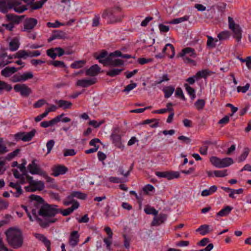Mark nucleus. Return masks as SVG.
<instances>
[{
  "mask_svg": "<svg viewBox=\"0 0 251 251\" xmlns=\"http://www.w3.org/2000/svg\"><path fill=\"white\" fill-rule=\"evenodd\" d=\"M29 199L35 207L31 210L32 214L42 227H47L50 224L56 221V219L51 220L50 218L58 213V205L50 204L46 202L41 197L34 194L31 195Z\"/></svg>",
  "mask_w": 251,
  "mask_h": 251,
  "instance_id": "f257e3e1",
  "label": "nucleus"
},
{
  "mask_svg": "<svg viewBox=\"0 0 251 251\" xmlns=\"http://www.w3.org/2000/svg\"><path fill=\"white\" fill-rule=\"evenodd\" d=\"M5 234L6 241L10 246L14 249H18L22 246L24 238L20 229L10 227L6 230Z\"/></svg>",
  "mask_w": 251,
  "mask_h": 251,
  "instance_id": "f03ea898",
  "label": "nucleus"
},
{
  "mask_svg": "<svg viewBox=\"0 0 251 251\" xmlns=\"http://www.w3.org/2000/svg\"><path fill=\"white\" fill-rule=\"evenodd\" d=\"M101 17L107 20L108 24H112L121 22L124 18V14L121 7L116 6L105 9Z\"/></svg>",
  "mask_w": 251,
  "mask_h": 251,
  "instance_id": "7ed1b4c3",
  "label": "nucleus"
},
{
  "mask_svg": "<svg viewBox=\"0 0 251 251\" xmlns=\"http://www.w3.org/2000/svg\"><path fill=\"white\" fill-rule=\"evenodd\" d=\"M178 55L182 57L183 62L186 64L192 63L195 65V61L192 58H195L197 56L195 50L190 47L183 49L178 53Z\"/></svg>",
  "mask_w": 251,
  "mask_h": 251,
  "instance_id": "20e7f679",
  "label": "nucleus"
},
{
  "mask_svg": "<svg viewBox=\"0 0 251 251\" xmlns=\"http://www.w3.org/2000/svg\"><path fill=\"white\" fill-rule=\"evenodd\" d=\"M35 160H33L31 163L27 166V169L32 175H39L43 176L48 181H52L53 178L49 176L47 173L43 171L39 166L35 163Z\"/></svg>",
  "mask_w": 251,
  "mask_h": 251,
  "instance_id": "39448f33",
  "label": "nucleus"
},
{
  "mask_svg": "<svg viewBox=\"0 0 251 251\" xmlns=\"http://www.w3.org/2000/svg\"><path fill=\"white\" fill-rule=\"evenodd\" d=\"M25 175V174L22 175L20 177L18 178L19 179V181L17 182L16 183L11 182L9 184V187L14 188L16 190V192L14 193L12 191H10V192L12 193L14 196L16 198H19L23 193V191L20 185L25 183V179L24 176V175Z\"/></svg>",
  "mask_w": 251,
  "mask_h": 251,
  "instance_id": "423d86ee",
  "label": "nucleus"
},
{
  "mask_svg": "<svg viewBox=\"0 0 251 251\" xmlns=\"http://www.w3.org/2000/svg\"><path fill=\"white\" fill-rule=\"evenodd\" d=\"M36 132V130L35 129H33L29 132H18L14 135V138L17 141L22 140L24 142H28L34 136Z\"/></svg>",
  "mask_w": 251,
  "mask_h": 251,
  "instance_id": "0eeeda50",
  "label": "nucleus"
},
{
  "mask_svg": "<svg viewBox=\"0 0 251 251\" xmlns=\"http://www.w3.org/2000/svg\"><path fill=\"white\" fill-rule=\"evenodd\" d=\"M8 6L9 9H13L15 12L22 13L27 9L26 5L20 6L21 4L20 0H8Z\"/></svg>",
  "mask_w": 251,
  "mask_h": 251,
  "instance_id": "6e6552de",
  "label": "nucleus"
},
{
  "mask_svg": "<svg viewBox=\"0 0 251 251\" xmlns=\"http://www.w3.org/2000/svg\"><path fill=\"white\" fill-rule=\"evenodd\" d=\"M14 90L20 93L22 96L28 97L32 93V90L25 84H17L14 86Z\"/></svg>",
  "mask_w": 251,
  "mask_h": 251,
  "instance_id": "1a4fd4ad",
  "label": "nucleus"
},
{
  "mask_svg": "<svg viewBox=\"0 0 251 251\" xmlns=\"http://www.w3.org/2000/svg\"><path fill=\"white\" fill-rule=\"evenodd\" d=\"M38 21L34 18H27L24 22V28L22 29V31L30 33L31 30L36 26Z\"/></svg>",
  "mask_w": 251,
  "mask_h": 251,
  "instance_id": "9d476101",
  "label": "nucleus"
},
{
  "mask_svg": "<svg viewBox=\"0 0 251 251\" xmlns=\"http://www.w3.org/2000/svg\"><path fill=\"white\" fill-rule=\"evenodd\" d=\"M93 57L98 60L100 63L102 64L104 66H106L107 62L106 60L110 57V53L108 54L106 50H102L100 53L95 52L93 54Z\"/></svg>",
  "mask_w": 251,
  "mask_h": 251,
  "instance_id": "9b49d317",
  "label": "nucleus"
},
{
  "mask_svg": "<svg viewBox=\"0 0 251 251\" xmlns=\"http://www.w3.org/2000/svg\"><path fill=\"white\" fill-rule=\"evenodd\" d=\"M155 174L159 177L166 178L168 180L177 178L180 176L179 172L174 171L156 172Z\"/></svg>",
  "mask_w": 251,
  "mask_h": 251,
  "instance_id": "f8f14e48",
  "label": "nucleus"
},
{
  "mask_svg": "<svg viewBox=\"0 0 251 251\" xmlns=\"http://www.w3.org/2000/svg\"><path fill=\"white\" fill-rule=\"evenodd\" d=\"M52 174L51 175L54 176H58L59 175H62L66 174L68 169L64 165H54L51 169Z\"/></svg>",
  "mask_w": 251,
  "mask_h": 251,
  "instance_id": "ddd939ff",
  "label": "nucleus"
},
{
  "mask_svg": "<svg viewBox=\"0 0 251 251\" xmlns=\"http://www.w3.org/2000/svg\"><path fill=\"white\" fill-rule=\"evenodd\" d=\"M113 144L118 148L123 150L124 146L122 143L121 137L114 131L110 136Z\"/></svg>",
  "mask_w": 251,
  "mask_h": 251,
  "instance_id": "4468645a",
  "label": "nucleus"
},
{
  "mask_svg": "<svg viewBox=\"0 0 251 251\" xmlns=\"http://www.w3.org/2000/svg\"><path fill=\"white\" fill-rule=\"evenodd\" d=\"M96 78H93L91 79H81L78 80L76 83L77 86H80L82 87L86 88L96 83Z\"/></svg>",
  "mask_w": 251,
  "mask_h": 251,
  "instance_id": "2eb2a0df",
  "label": "nucleus"
},
{
  "mask_svg": "<svg viewBox=\"0 0 251 251\" xmlns=\"http://www.w3.org/2000/svg\"><path fill=\"white\" fill-rule=\"evenodd\" d=\"M24 66L16 68L14 67H6L1 71V75L6 77H9L11 75L17 72L18 70H21Z\"/></svg>",
  "mask_w": 251,
  "mask_h": 251,
  "instance_id": "dca6fc26",
  "label": "nucleus"
},
{
  "mask_svg": "<svg viewBox=\"0 0 251 251\" xmlns=\"http://www.w3.org/2000/svg\"><path fill=\"white\" fill-rule=\"evenodd\" d=\"M79 235L77 231H73L71 233L69 238V243L73 248L78 244L79 240Z\"/></svg>",
  "mask_w": 251,
  "mask_h": 251,
  "instance_id": "f3484780",
  "label": "nucleus"
},
{
  "mask_svg": "<svg viewBox=\"0 0 251 251\" xmlns=\"http://www.w3.org/2000/svg\"><path fill=\"white\" fill-rule=\"evenodd\" d=\"M65 37L66 33L62 30H54L50 37L48 39V42L50 43L56 39H64Z\"/></svg>",
  "mask_w": 251,
  "mask_h": 251,
  "instance_id": "a211bd4d",
  "label": "nucleus"
},
{
  "mask_svg": "<svg viewBox=\"0 0 251 251\" xmlns=\"http://www.w3.org/2000/svg\"><path fill=\"white\" fill-rule=\"evenodd\" d=\"M79 204L78 202H75L71 207L65 209L58 208V213H61L64 216H67L70 215L75 209L78 208Z\"/></svg>",
  "mask_w": 251,
  "mask_h": 251,
  "instance_id": "6ab92c4d",
  "label": "nucleus"
},
{
  "mask_svg": "<svg viewBox=\"0 0 251 251\" xmlns=\"http://www.w3.org/2000/svg\"><path fill=\"white\" fill-rule=\"evenodd\" d=\"M167 215L165 214H160L157 217H155L151 222L152 226H158L164 222L167 219Z\"/></svg>",
  "mask_w": 251,
  "mask_h": 251,
  "instance_id": "aec40b11",
  "label": "nucleus"
},
{
  "mask_svg": "<svg viewBox=\"0 0 251 251\" xmlns=\"http://www.w3.org/2000/svg\"><path fill=\"white\" fill-rule=\"evenodd\" d=\"M100 67L97 64L91 66L86 71V75L95 76L97 75L100 71Z\"/></svg>",
  "mask_w": 251,
  "mask_h": 251,
  "instance_id": "412c9836",
  "label": "nucleus"
},
{
  "mask_svg": "<svg viewBox=\"0 0 251 251\" xmlns=\"http://www.w3.org/2000/svg\"><path fill=\"white\" fill-rule=\"evenodd\" d=\"M163 53H165L171 58H172L175 53V48L171 44H167L162 50Z\"/></svg>",
  "mask_w": 251,
  "mask_h": 251,
  "instance_id": "4be33fe9",
  "label": "nucleus"
},
{
  "mask_svg": "<svg viewBox=\"0 0 251 251\" xmlns=\"http://www.w3.org/2000/svg\"><path fill=\"white\" fill-rule=\"evenodd\" d=\"M231 30H232L233 33V38L235 39L237 42H239L242 37V30L239 25H237L235 27H234Z\"/></svg>",
  "mask_w": 251,
  "mask_h": 251,
  "instance_id": "5701e85b",
  "label": "nucleus"
},
{
  "mask_svg": "<svg viewBox=\"0 0 251 251\" xmlns=\"http://www.w3.org/2000/svg\"><path fill=\"white\" fill-rule=\"evenodd\" d=\"M106 61L107 62L106 66L117 67L122 66L124 64V61L120 59L113 60L112 57H110L109 59H107Z\"/></svg>",
  "mask_w": 251,
  "mask_h": 251,
  "instance_id": "b1692460",
  "label": "nucleus"
},
{
  "mask_svg": "<svg viewBox=\"0 0 251 251\" xmlns=\"http://www.w3.org/2000/svg\"><path fill=\"white\" fill-rule=\"evenodd\" d=\"M213 230L210 228V226L208 225H202L196 229L197 232H200L201 235H205Z\"/></svg>",
  "mask_w": 251,
  "mask_h": 251,
  "instance_id": "393cba45",
  "label": "nucleus"
},
{
  "mask_svg": "<svg viewBox=\"0 0 251 251\" xmlns=\"http://www.w3.org/2000/svg\"><path fill=\"white\" fill-rule=\"evenodd\" d=\"M55 102L58 104L59 108H62L63 109L70 108L73 104L70 101L62 100H56Z\"/></svg>",
  "mask_w": 251,
  "mask_h": 251,
  "instance_id": "a878e982",
  "label": "nucleus"
},
{
  "mask_svg": "<svg viewBox=\"0 0 251 251\" xmlns=\"http://www.w3.org/2000/svg\"><path fill=\"white\" fill-rule=\"evenodd\" d=\"M25 15L18 16L12 14L6 15V17L9 21L13 22V23L18 24L20 23L22 18L25 17Z\"/></svg>",
  "mask_w": 251,
  "mask_h": 251,
  "instance_id": "bb28decb",
  "label": "nucleus"
},
{
  "mask_svg": "<svg viewBox=\"0 0 251 251\" xmlns=\"http://www.w3.org/2000/svg\"><path fill=\"white\" fill-rule=\"evenodd\" d=\"M232 209V207L230 206H226L222 209L217 213V215L220 217H224L227 216Z\"/></svg>",
  "mask_w": 251,
  "mask_h": 251,
  "instance_id": "cd10ccee",
  "label": "nucleus"
},
{
  "mask_svg": "<svg viewBox=\"0 0 251 251\" xmlns=\"http://www.w3.org/2000/svg\"><path fill=\"white\" fill-rule=\"evenodd\" d=\"M30 185L32 186H34V188L36 189V191H42L45 188L44 183L42 181H32V182H30Z\"/></svg>",
  "mask_w": 251,
  "mask_h": 251,
  "instance_id": "c85d7f7f",
  "label": "nucleus"
},
{
  "mask_svg": "<svg viewBox=\"0 0 251 251\" xmlns=\"http://www.w3.org/2000/svg\"><path fill=\"white\" fill-rule=\"evenodd\" d=\"M221 168L230 166L233 163V159L230 157H226L221 159Z\"/></svg>",
  "mask_w": 251,
  "mask_h": 251,
  "instance_id": "c756f323",
  "label": "nucleus"
},
{
  "mask_svg": "<svg viewBox=\"0 0 251 251\" xmlns=\"http://www.w3.org/2000/svg\"><path fill=\"white\" fill-rule=\"evenodd\" d=\"M86 63V61L85 60L75 61L71 64L70 67L73 69H80L82 68Z\"/></svg>",
  "mask_w": 251,
  "mask_h": 251,
  "instance_id": "7c9ffc66",
  "label": "nucleus"
},
{
  "mask_svg": "<svg viewBox=\"0 0 251 251\" xmlns=\"http://www.w3.org/2000/svg\"><path fill=\"white\" fill-rule=\"evenodd\" d=\"M230 35L231 34L229 31L225 30L220 32L218 34L217 37L219 40H226L230 37Z\"/></svg>",
  "mask_w": 251,
  "mask_h": 251,
  "instance_id": "2f4dec72",
  "label": "nucleus"
},
{
  "mask_svg": "<svg viewBox=\"0 0 251 251\" xmlns=\"http://www.w3.org/2000/svg\"><path fill=\"white\" fill-rule=\"evenodd\" d=\"M75 202H78L74 199V198L71 193L63 201V203L65 206H68L71 204L73 205Z\"/></svg>",
  "mask_w": 251,
  "mask_h": 251,
  "instance_id": "473e14b6",
  "label": "nucleus"
},
{
  "mask_svg": "<svg viewBox=\"0 0 251 251\" xmlns=\"http://www.w3.org/2000/svg\"><path fill=\"white\" fill-rule=\"evenodd\" d=\"M175 91V88L172 86L166 87L163 89L164 93V97L166 98H170Z\"/></svg>",
  "mask_w": 251,
  "mask_h": 251,
  "instance_id": "72a5a7b5",
  "label": "nucleus"
},
{
  "mask_svg": "<svg viewBox=\"0 0 251 251\" xmlns=\"http://www.w3.org/2000/svg\"><path fill=\"white\" fill-rule=\"evenodd\" d=\"M47 0H41L36 2L34 1L30 5V8L32 10L39 9L42 7L44 3Z\"/></svg>",
  "mask_w": 251,
  "mask_h": 251,
  "instance_id": "f704fd0d",
  "label": "nucleus"
},
{
  "mask_svg": "<svg viewBox=\"0 0 251 251\" xmlns=\"http://www.w3.org/2000/svg\"><path fill=\"white\" fill-rule=\"evenodd\" d=\"M250 151V150L249 148H245L244 149V151L243 153L240 155V156L238 158V162L240 163L244 161L248 156Z\"/></svg>",
  "mask_w": 251,
  "mask_h": 251,
  "instance_id": "c9c22d12",
  "label": "nucleus"
},
{
  "mask_svg": "<svg viewBox=\"0 0 251 251\" xmlns=\"http://www.w3.org/2000/svg\"><path fill=\"white\" fill-rule=\"evenodd\" d=\"M28 56V51L25 50H20L13 55L14 58H26Z\"/></svg>",
  "mask_w": 251,
  "mask_h": 251,
  "instance_id": "e433bc0d",
  "label": "nucleus"
},
{
  "mask_svg": "<svg viewBox=\"0 0 251 251\" xmlns=\"http://www.w3.org/2000/svg\"><path fill=\"white\" fill-rule=\"evenodd\" d=\"M207 41L206 45L208 47L210 48H214L216 47L215 43L218 42V40L217 39H214L211 36H207Z\"/></svg>",
  "mask_w": 251,
  "mask_h": 251,
  "instance_id": "4c0bfd02",
  "label": "nucleus"
},
{
  "mask_svg": "<svg viewBox=\"0 0 251 251\" xmlns=\"http://www.w3.org/2000/svg\"><path fill=\"white\" fill-rule=\"evenodd\" d=\"M184 87L188 94L191 97L192 99H194L196 97L195 89L190 87L188 84H184Z\"/></svg>",
  "mask_w": 251,
  "mask_h": 251,
  "instance_id": "58836bf2",
  "label": "nucleus"
},
{
  "mask_svg": "<svg viewBox=\"0 0 251 251\" xmlns=\"http://www.w3.org/2000/svg\"><path fill=\"white\" fill-rule=\"evenodd\" d=\"M123 69H113L107 72L106 75L111 77H114L119 75L122 72Z\"/></svg>",
  "mask_w": 251,
  "mask_h": 251,
  "instance_id": "ea45409f",
  "label": "nucleus"
},
{
  "mask_svg": "<svg viewBox=\"0 0 251 251\" xmlns=\"http://www.w3.org/2000/svg\"><path fill=\"white\" fill-rule=\"evenodd\" d=\"M8 0H0V10L5 13L7 11L8 8Z\"/></svg>",
  "mask_w": 251,
  "mask_h": 251,
  "instance_id": "a19ab883",
  "label": "nucleus"
},
{
  "mask_svg": "<svg viewBox=\"0 0 251 251\" xmlns=\"http://www.w3.org/2000/svg\"><path fill=\"white\" fill-rule=\"evenodd\" d=\"M12 89V86L6 82L0 80V91L5 90L9 92Z\"/></svg>",
  "mask_w": 251,
  "mask_h": 251,
  "instance_id": "79ce46f5",
  "label": "nucleus"
},
{
  "mask_svg": "<svg viewBox=\"0 0 251 251\" xmlns=\"http://www.w3.org/2000/svg\"><path fill=\"white\" fill-rule=\"evenodd\" d=\"M210 161L212 164L217 168H221V159L216 157L212 156L210 158Z\"/></svg>",
  "mask_w": 251,
  "mask_h": 251,
  "instance_id": "37998d69",
  "label": "nucleus"
},
{
  "mask_svg": "<svg viewBox=\"0 0 251 251\" xmlns=\"http://www.w3.org/2000/svg\"><path fill=\"white\" fill-rule=\"evenodd\" d=\"M19 44L16 40H12L9 43V49L11 51H14L18 49Z\"/></svg>",
  "mask_w": 251,
  "mask_h": 251,
  "instance_id": "c03bdc74",
  "label": "nucleus"
},
{
  "mask_svg": "<svg viewBox=\"0 0 251 251\" xmlns=\"http://www.w3.org/2000/svg\"><path fill=\"white\" fill-rule=\"evenodd\" d=\"M208 74L209 73L207 70H202L201 71L198 72L194 75V77H195L196 79L199 78H206Z\"/></svg>",
  "mask_w": 251,
  "mask_h": 251,
  "instance_id": "a18cd8bd",
  "label": "nucleus"
},
{
  "mask_svg": "<svg viewBox=\"0 0 251 251\" xmlns=\"http://www.w3.org/2000/svg\"><path fill=\"white\" fill-rule=\"evenodd\" d=\"M205 102L204 100L203 99H199L197 100L195 103V105L196 107V108L200 110L203 109L204 106H205Z\"/></svg>",
  "mask_w": 251,
  "mask_h": 251,
  "instance_id": "49530a36",
  "label": "nucleus"
},
{
  "mask_svg": "<svg viewBox=\"0 0 251 251\" xmlns=\"http://www.w3.org/2000/svg\"><path fill=\"white\" fill-rule=\"evenodd\" d=\"M71 194L73 195L74 198L75 197L81 200H84L87 197V195L79 191H73L71 193Z\"/></svg>",
  "mask_w": 251,
  "mask_h": 251,
  "instance_id": "de8ad7c7",
  "label": "nucleus"
},
{
  "mask_svg": "<svg viewBox=\"0 0 251 251\" xmlns=\"http://www.w3.org/2000/svg\"><path fill=\"white\" fill-rule=\"evenodd\" d=\"M144 211L147 214H152L156 216L158 214V211L154 207L151 206H146L144 208Z\"/></svg>",
  "mask_w": 251,
  "mask_h": 251,
  "instance_id": "09e8293b",
  "label": "nucleus"
},
{
  "mask_svg": "<svg viewBox=\"0 0 251 251\" xmlns=\"http://www.w3.org/2000/svg\"><path fill=\"white\" fill-rule=\"evenodd\" d=\"M188 19L189 16L186 15L183 17L175 19L173 20L171 22H170V23L172 24H177L183 22L184 21H186L188 20Z\"/></svg>",
  "mask_w": 251,
  "mask_h": 251,
  "instance_id": "8fccbe9b",
  "label": "nucleus"
},
{
  "mask_svg": "<svg viewBox=\"0 0 251 251\" xmlns=\"http://www.w3.org/2000/svg\"><path fill=\"white\" fill-rule=\"evenodd\" d=\"M213 173L216 177H224L227 176V170L214 171Z\"/></svg>",
  "mask_w": 251,
  "mask_h": 251,
  "instance_id": "3c124183",
  "label": "nucleus"
},
{
  "mask_svg": "<svg viewBox=\"0 0 251 251\" xmlns=\"http://www.w3.org/2000/svg\"><path fill=\"white\" fill-rule=\"evenodd\" d=\"M51 64L55 67H60L62 68H67L65 63L62 61L55 60L51 63Z\"/></svg>",
  "mask_w": 251,
  "mask_h": 251,
  "instance_id": "603ef678",
  "label": "nucleus"
},
{
  "mask_svg": "<svg viewBox=\"0 0 251 251\" xmlns=\"http://www.w3.org/2000/svg\"><path fill=\"white\" fill-rule=\"evenodd\" d=\"M65 24L63 23H60L58 21L56 20L55 23L48 22L47 23V26L48 27L57 28L60 26L64 25Z\"/></svg>",
  "mask_w": 251,
  "mask_h": 251,
  "instance_id": "864d4df0",
  "label": "nucleus"
},
{
  "mask_svg": "<svg viewBox=\"0 0 251 251\" xmlns=\"http://www.w3.org/2000/svg\"><path fill=\"white\" fill-rule=\"evenodd\" d=\"M64 115V113H62L61 114L58 115L55 118L52 119V120L49 121V123L50 124V126H53L56 124H57L58 122H60L61 121V118Z\"/></svg>",
  "mask_w": 251,
  "mask_h": 251,
  "instance_id": "5fc2aeb1",
  "label": "nucleus"
},
{
  "mask_svg": "<svg viewBox=\"0 0 251 251\" xmlns=\"http://www.w3.org/2000/svg\"><path fill=\"white\" fill-rule=\"evenodd\" d=\"M20 151V150L19 149H17L14 150L13 151L8 153L6 156V159L8 160H11L13 158L16 156L18 154Z\"/></svg>",
  "mask_w": 251,
  "mask_h": 251,
  "instance_id": "6e6d98bb",
  "label": "nucleus"
},
{
  "mask_svg": "<svg viewBox=\"0 0 251 251\" xmlns=\"http://www.w3.org/2000/svg\"><path fill=\"white\" fill-rule=\"evenodd\" d=\"M170 80L167 74L163 75L162 76L155 81V84H160L164 81H168Z\"/></svg>",
  "mask_w": 251,
  "mask_h": 251,
  "instance_id": "4d7b16f0",
  "label": "nucleus"
},
{
  "mask_svg": "<svg viewBox=\"0 0 251 251\" xmlns=\"http://www.w3.org/2000/svg\"><path fill=\"white\" fill-rule=\"evenodd\" d=\"M250 87V83H247L245 86H238L237 88V91L238 93L242 92L243 93H245L249 90Z\"/></svg>",
  "mask_w": 251,
  "mask_h": 251,
  "instance_id": "13d9d810",
  "label": "nucleus"
},
{
  "mask_svg": "<svg viewBox=\"0 0 251 251\" xmlns=\"http://www.w3.org/2000/svg\"><path fill=\"white\" fill-rule=\"evenodd\" d=\"M22 75V81H25L29 79H31L33 77V75L31 72L25 73Z\"/></svg>",
  "mask_w": 251,
  "mask_h": 251,
  "instance_id": "bf43d9fd",
  "label": "nucleus"
},
{
  "mask_svg": "<svg viewBox=\"0 0 251 251\" xmlns=\"http://www.w3.org/2000/svg\"><path fill=\"white\" fill-rule=\"evenodd\" d=\"M9 203L8 201L3 200L0 198V211L6 209Z\"/></svg>",
  "mask_w": 251,
  "mask_h": 251,
  "instance_id": "052dcab7",
  "label": "nucleus"
},
{
  "mask_svg": "<svg viewBox=\"0 0 251 251\" xmlns=\"http://www.w3.org/2000/svg\"><path fill=\"white\" fill-rule=\"evenodd\" d=\"M131 82H132L131 81ZM137 86V83L131 82L130 84L127 85L124 90H123V92H128L132 90L134 88H135Z\"/></svg>",
  "mask_w": 251,
  "mask_h": 251,
  "instance_id": "680f3d73",
  "label": "nucleus"
},
{
  "mask_svg": "<svg viewBox=\"0 0 251 251\" xmlns=\"http://www.w3.org/2000/svg\"><path fill=\"white\" fill-rule=\"evenodd\" d=\"M54 143L55 142L53 140H50L47 143L46 146L48 150L47 154H49L52 148L54 146Z\"/></svg>",
  "mask_w": 251,
  "mask_h": 251,
  "instance_id": "e2e57ef3",
  "label": "nucleus"
},
{
  "mask_svg": "<svg viewBox=\"0 0 251 251\" xmlns=\"http://www.w3.org/2000/svg\"><path fill=\"white\" fill-rule=\"evenodd\" d=\"M10 80L13 82H18L22 81V75L20 74L14 75L10 78Z\"/></svg>",
  "mask_w": 251,
  "mask_h": 251,
  "instance_id": "0e129e2a",
  "label": "nucleus"
},
{
  "mask_svg": "<svg viewBox=\"0 0 251 251\" xmlns=\"http://www.w3.org/2000/svg\"><path fill=\"white\" fill-rule=\"evenodd\" d=\"M54 51H55V49H49L47 50V54L51 58L54 59L57 56V53H55Z\"/></svg>",
  "mask_w": 251,
  "mask_h": 251,
  "instance_id": "69168bd1",
  "label": "nucleus"
},
{
  "mask_svg": "<svg viewBox=\"0 0 251 251\" xmlns=\"http://www.w3.org/2000/svg\"><path fill=\"white\" fill-rule=\"evenodd\" d=\"M176 96L179 97L183 100H186V99L183 95L182 90L180 87H177L176 88Z\"/></svg>",
  "mask_w": 251,
  "mask_h": 251,
  "instance_id": "338daca9",
  "label": "nucleus"
},
{
  "mask_svg": "<svg viewBox=\"0 0 251 251\" xmlns=\"http://www.w3.org/2000/svg\"><path fill=\"white\" fill-rule=\"evenodd\" d=\"M76 154L74 149H66L64 151V156H74Z\"/></svg>",
  "mask_w": 251,
  "mask_h": 251,
  "instance_id": "774afa93",
  "label": "nucleus"
}]
</instances>
